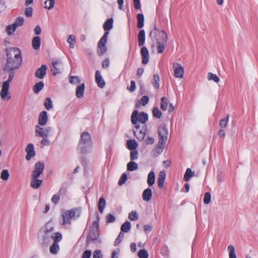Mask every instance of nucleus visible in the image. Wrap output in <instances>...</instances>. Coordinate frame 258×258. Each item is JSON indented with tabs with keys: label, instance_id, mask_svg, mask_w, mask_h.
<instances>
[{
	"label": "nucleus",
	"instance_id": "obj_37",
	"mask_svg": "<svg viewBox=\"0 0 258 258\" xmlns=\"http://www.w3.org/2000/svg\"><path fill=\"white\" fill-rule=\"evenodd\" d=\"M138 169V165L137 163L131 161L127 164V169L128 171H133Z\"/></svg>",
	"mask_w": 258,
	"mask_h": 258
},
{
	"label": "nucleus",
	"instance_id": "obj_41",
	"mask_svg": "<svg viewBox=\"0 0 258 258\" xmlns=\"http://www.w3.org/2000/svg\"><path fill=\"white\" fill-rule=\"evenodd\" d=\"M161 109L163 111H165L167 109L168 101L167 99L165 97H162L161 99Z\"/></svg>",
	"mask_w": 258,
	"mask_h": 258
},
{
	"label": "nucleus",
	"instance_id": "obj_19",
	"mask_svg": "<svg viewBox=\"0 0 258 258\" xmlns=\"http://www.w3.org/2000/svg\"><path fill=\"white\" fill-rule=\"evenodd\" d=\"M141 54L142 58V63L146 64L149 61V54L148 49L146 47H142L141 49Z\"/></svg>",
	"mask_w": 258,
	"mask_h": 258
},
{
	"label": "nucleus",
	"instance_id": "obj_16",
	"mask_svg": "<svg viewBox=\"0 0 258 258\" xmlns=\"http://www.w3.org/2000/svg\"><path fill=\"white\" fill-rule=\"evenodd\" d=\"M47 68V67L46 64L41 65L35 73V77L40 79H43L46 74Z\"/></svg>",
	"mask_w": 258,
	"mask_h": 258
},
{
	"label": "nucleus",
	"instance_id": "obj_15",
	"mask_svg": "<svg viewBox=\"0 0 258 258\" xmlns=\"http://www.w3.org/2000/svg\"><path fill=\"white\" fill-rule=\"evenodd\" d=\"M62 70V63L60 61H53L52 62V67L51 71L54 76L61 73Z\"/></svg>",
	"mask_w": 258,
	"mask_h": 258
},
{
	"label": "nucleus",
	"instance_id": "obj_28",
	"mask_svg": "<svg viewBox=\"0 0 258 258\" xmlns=\"http://www.w3.org/2000/svg\"><path fill=\"white\" fill-rule=\"evenodd\" d=\"M113 19H108L103 24V28L106 32H109L113 28Z\"/></svg>",
	"mask_w": 258,
	"mask_h": 258
},
{
	"label": "nucleus",
	"instance_id": "obj_1",
	"mask_svg": "<svg viewBox=\"0 0 258 258\" xmlns=\"http://www.w3.org/2000/svg\"><path fill=\"white\" fill-rule=\"evenodd\" d=\"M6 52L7 59L3 72L8 73V75H12L14 76L15 71L18 70L22 64V57L20 50L17 47L6 48L5 50Z\"/></svg>",
	"mask_w": 258,
	"mask_h": 258
},
{
	"label": "nucleus",
	"instance_id": "obj_42",
	"mask_svg": "<svg viewBox=\"0 0 258 258\" xmlns=\"http://www.w3.org/2000/svg\"><path fill=\"white\" fill-rule=\"evenodd\" d=\"M229 115L228 114L226 118L221 119L220 120L219 125L221 128L227 127L229 121Z\"/></svg>",
	"mask_w": 258,
	"mask_h": 258
},
{
	"label": "nucleus",
	"instance_id": "obj_29",
	"mask_svg": "<svg viewBox=\"0 0 258 258\" xmlns=\"http://www.w3.org/2000/svg\"><path fill=\"white\" fill-rule=\"evenodd\" d=\"M145 41V31L144 30H141L138 34V43L140 46H143Z\"/></svg>",
	"mask_w": 258,
	"mask_h": 258
},
{
	"label": "nucleus",
	"instance_id": "obj_26",
	"mask_svg": "<svg viewBox=\"0 0 258 258\" xmlns=\"http://www.w3.org/2000/svg\"><path fill=\"white\" fill-rule=\"evenodd\" d=\"M41 44L40 38L39 36L34 37L32 40V46L34 49L38 50Z\"/></svg>",
	"mask_w": 258,
	"mask_h": 258
},
{
	"label": "nucleus",
	"instance_id": "obj_57",
	"mask_svg": "<svg viewBox=\"0 0 258 258\" xmlns=\"http://www.w3.org/2000/svg\"><path fill=\"white\" fill-rule=\"evenodd\" d=\"M123 237L124 234L121 231L114 242V245H117V244L120 243L122 241Z\"/></svg>",
	"mask_w": 258,
	"mask_h": 258
},
{
	"label": "nucleus",
	"instance_id": "obj_34",
	"mask_svg": "<svg viewBox=\"0 0 258 258\" xmlns=\"http://www.w3.org/2000/svg\"><path fill=\"white\" fill-rule=\"evenodd\" d=\"M157 44V51L159 53H162L165 48L166 45L167 43H164V42L158 41V39H156Z\"/></svg>",
	"mask_w": 258,
	"mask_h": 258
},
{
	"label": "nucleus",
	"instance_id": "obj_25",
	"mask_svg": "<svg viewBox=\"0 0 258 258\" xmlns=\"http://www.w3.org/2000/svg\"><path fill=\"white\" fill-rule=\"evenodd\" d=\"M152 196V191L151 188H146L143 192L142 198L146 202L149 201Z\"/></svg>",
	"mask_w": 258,
	"mask_h": 258
},
{
	"label": "nucleus",
	"instance_id": "obj_7",
	"mask_svg": "<svg viewBox=\"0 0 258 258\" xmlns=\"http://www.w3.org/2000/svg\"><path fill=\"white\" fill-rule=\"evenodd\" d=\"M24 20L23 17H18L15 21L12 24L8 25L6 29L7 34L9 35L14 34L16 28L23 25Z\"/></svg>",
	"mask_w": 258,
	"mask_h": 258
},
{
	"label": "nucleus",
	"instance_id": "obj_46",
	"mask_svg": "<svg viewBox=\"0 0 258 258\" xmlns=\"http://www.w3.org/2000/svg\"><path fill=\"white\" fill-rule=\"evenodd\" d=\"M55 0H47L44 3L45 8L48 9H52L54 5Z\"/></svg>",
	"mask_w": 258,
	"mask_h": 258
},
{
	"label": "nucleus",
	"instance_id": "obj_54",
	"mask_svg": "<svg viewBox=\"0 0 258 258\" xmlns=\"http://www.w3.org/2000/svg\"><path fill=\"white\" fill-rule=\"evenodd\" d=\"M211 195L210 192H206L204 196V202L205 204H209L211 202Z\"/></svg>",
	"mask_w": 258,
	"mask_h": 258
},
{
	"label": "nucleus",
	"instance_id": "obj_59",
	"mask_svg": "<svg viewBox=\"0 0 258 258\" xmlns=\"http://www.w3.org/2000/svg\"><path fill=\"white\" fill-rule=\"evenodd\" d=\"M93 258H102V255L101 254V251L100 250H95L93 255Z\"/></svg>",
	"mask_w": 258,
	"mask_h": 258
},
{
	"label": "nucleus",
	"instance_id": "obj_18",
	"mask_svg": "<svg viewBox=\"0 0 258 258\" xmlns=\"http://www.w3.org/2000/svg\"><path fill=\"white\" fill-rule=\"evenodd\" d=\"M26 152H27V155L25 158L27 160H30L35 155L34 146L32 144L30 143L27 145L26 148Z\"/></svg>",
	"mask_w": 258,
	"mask_h": 258
},
{
	"label": "nucleus",
	"instance_id": "obj_31",
	"mask_svg": "<svg viewBox=\"0 0 258 258\" xmlns=\"http://www.w3.org/2000/svg\"><path fill=\"white\" fill-rule=\"evenodd\" d=\"M195 176V172L190 168H187L184 175L183 179L184 181H188L190 178Z\"/></svg>",
	"mask_w": 258,
	"mask_h": 258
},
{
	"label": "nucleus",
	"instance_id": "obj_36",
	"mask_svg": "<svg viewBox=\"0 0 258 258\" xmlns=\"http://www.w3.org/2000/svg\"><path fill=\"white\" fill-rule=\"evenodd\" d=\"M105 206L106 202L105 199L102 197L100 198L98 202V209L100 213H102L103 212Z\"/></svg>",
	"mask_w": 258,
	"mask_h": 258
},
{
	"label": "nucleus",
	"instance_id": "obj_35",
	"mask_svg": "<svg viewBox=\"0 0 258 258\" xmlns=\"http://www.w3.org/2000/svg\"><path fill=\"white\" fill-rule=\"evenodd\" d=\"M121 231L128 232L131 229V223L129 221L125 222L121 226Z\"/></svg>",
	"mask_w": 258,
	"mask_h": 258
},
{
	"label": "nucleus",
	"instance_id": "obj_44",
	"mask_svg": "<svg viewBox=\"0 0 258 258\" xmlns=\"http://www.w3.org/2000/svg\"><path fill=\"white\" fill-rule=\"evenodd\" d=\"M10 176V174L7 169L2 170L1 173V178L5 181H7Z\"/></svg>",
	"mask_w": 258,
	"mask_h": 258
},
{
	"label": "nucleus",
	"instance_id": "obj_21",
	"mask_svg": "<svg viewBox=\"0 0 258 258\" xmlns=\"http://www.w3.org/2000/svg\"><path fill=\"white\" fill-rule=\"evenodd\" d=\"M166 172L164 170L160 171L158 178V185L159 188L163 187L166 178Z\"/></svg>",
	"mask_w": 258,
	"mask_h": 258
},
{
	"label": "nucleus",
	"instance_id": "obj_22",
	"mask_svg": "<svg viewBox=\"0 0 258 258\" xmlns=\"http://www.w3.org/2000/svg\"><path fill=\"white\" fill-rule=\"evenodd\" d=\"M95 79L98 87L101 88H104L105 85V83L102 79V77L100 74V72L98 70L96 71L95 73Z\"/></svg>",
	"mask_w": 258,
	"mask_h": 258
},
{
	"label": "nucleus",
	"instance_id": "obj_45",
	"mask_svg": "<svg viewBox=\"0 0 258 258\" xmlns=\"http://www.w3.org/2000/svg\"><path fill=\"white\" fill-rule=\"evenodd\" d=\"M228 250L229 251V258H236V255L235 253V248L233 245H229L228 246Z\"/></svg>",
	"mask_w": 258,
	"mask_h": 258
},
{
	"label": "nucleus",
	"instance_id": "obj_60",
	"mask_svg": "<svg viewBox=\"0 0 258 258\" xmlns=\"http://www.w3.org/2000/svg\"><path fill=\"white\" fill-rule=\"evenodd\" d=\"M136 83L135 81L132 80L131 81V86L129 87H127V89L131 92H134L136 90Z\"/></svg>",
	"mask_w": 258,
	"mask_h": 258
},
{
	"label": "nucleus",
	"instance_id": "obj_56",
	"mask_svg": "<svg viewBox=\"0 0 258 258\" xmlns=\"http://www.w3.org/2000/svg\"><path fill=\"white\" fill-rule=\"evenodd\" d=\"M127 178V177L126 173H124L122 174L119 180L118 184L121 185L124 184L126 182Z\"/></svg>",
	"mask_w": 258,
	"mask_h": 258
},
{
	"label": "nucleus",
	"instance_id": "obj_12",
	"mask_svg": "<svg viewBox=\"0 0 258 258\" xmlns=\"http://www.w3.org/2000/svg\"><path fill=\"white\" fill-rule=\"evenodd\" d=\"M44 168V163L41 162H38L34 165V169L32 172L31 176L39 177L43 173Z\"/></svg>",
	"mask_w": 258,
	"mask_h": 258
},
{
	"label": "nucleus",
	"instance_id": "obj_62",
	"mask_svg": "<svg viewBox=\"0 0 258 258\" xmlns=\"http://www.w3.org/2000/svg\"><path fill=\"white\" fill-rule=\"evenodd\" d=\"M42 139L41 141V144L42 146H48L50 144L49 141L47 139V137H42Z\"/></svg>",
	"mask_w": 258,
	"mask_h": 258
},
{
	"label": "nucleus",
	"instance_id": "obj_13",
	"mask_svg": "<svg viewBox=\"0 0 258 258\" xmlns=\"http://www.w3.org/2000/svg\"><path fill=\"white\" fill-rule=\"evenodd\" d=\"M173 68L174 70V76L177 78H182L184 74V69L183 67L178 63H173Z\"/></svg>",
	"mask_w": 258,
	"mask_h": 258
},
{
	"label": "nucleus",
	"instance_id": "obj_3",
	"mask_svg": "<svg viewBox=\"0 0 258 258\" xmlns=\"http://www.w3.org/2000/svg\"><path fill=\"white\" fill-rule=\"evenodd\" d=\"M158 134L159 137V142L151 152L153 157H157L164 150L168 137L167 127L165 125H160L158 130Z\"/></svg>",
	"mask_w": 258,
	"mask_h": 258
},
{
	"label": "nucleus",
	"instance_id": "obj_20",
	"mask_svg": "<svg viewBox=\"0 0 258 258\" xmlns=\"http://www.w3.org/2000/svg\"><path fill=\"white\" fill-rule=\"evenodd\" d=\"M39 177L31 176L30 186L34 189L38 188L42 183L41 179H39Z\"/></svg>",
	"mask_w": 258,
	"mask_h": 258
},
{
	"label": "nucleus",
	"instance_id": "obj_9",
	"mask_svg": "<svg viewBox=\"0 0 258 258\" xmlns=\"http://www.w3.org/2000/svg\"><path fill=\"white\" fill-rule=\"evenodd\" d=\"M76 213V210L74 209L67 211L63 213L62 215L63 218L62 225H65L66 224H70L71 223V220L75 218Z\"/></svg>",
	"mask_w": 258,
	"mask_h": 258
},
{
	"label": "nucleus",
	"instance_id": "obj_63",
	"mask_svg": "<svg viewBox=\"0 0 258 258\" xmlns=\"http://www.w3.org/2000/svg\"><path fill=\"white\" fill-rule=\"evenodd\" d=\"M91 255V251L90 250H85L82 255V258H90Z\"/></svg>",
	"mask_w": 258,
	"mask_h": 258
},
{
	"label": "nucleus",
	"instance_id": "obj_51",
	"mask_svg": "<svg viewBox=\"0 0 258 258\" xmlns=\"http://www.w3.org/2000/svg\"><path fill=\"white\" fill-rule=\"evenodd\" d=\"M68 43H69L71 48H74V44L73 42H75V36L73 35H70L67 39Z\"/></svg>",
	"mask_w": 258,
	"mask_h": 258
},
{
	"label": "nucleus",
	"instance_id": "obj_17",
	"mask_svg": "<svg viewBox=\"0 0 258 258\" xmlns=\"http://www.w3.org/2000/svg\"><path fill=\"white\" fill-rule=\"evenodd\" d=\"M48 117L46 111H41L38 116V124L41 126H44L47 122Z\"/></svg>",
	"mask_w": 258,
	"mask_h": 258
},
{
	"label": "nucleus",
	"instance_id": "obj_61",
	"mask_svg": "<svg viewBox=\"0 0 258 258\" xmlns=\"http://www.w3.org/2000/svg\"><path fill=\"white\" fill-rule=\"evenodd\" d=\"M33 9L31 7H27L25 10V15L26 16H32Z\"/></svg>",
	"mask_w": 258,
	"mask_h": 258
},
{
	"label": "nucleus",
	"instance_id": "obj_52",
	"mask_svg": "<svg viewBox=\"0 0 258 258\" xmlns=\"http://www.w3.org/2000/svg\"><path fill=\"white\" fill-rule=\"evenodd\" d=\"M115 217L111 214H107L106 216V222L107 223H113L115 221Z\"/></svg>",
	"mask_w": 258,
	"mask_h": 258
},
{
	"label": "nucleus",
	"instance_id": "obj_39",
	"mask_svg": "<svg viewBox=\"0 0 258 258\" xmlns=\"http://www.w3.org/2000/svg\"><path fill=\"white\" fill-rule=\"evenodd\" d=\"M58 242L54 241L52 245L50 247V252L52 254H56L59 250V245Z\"/></svg>",
	"mask_w": 258,
	"mask_h": 258
},
{
	"label": "nucleus",
	"instance_id": "obj_53",
	"mask_svg": "<svg viewBox=\"0 0 258 258\" xmlns=\"http://www.w3.org/2000/svg\"><path fill=\"white\" fill-rule=\"evenodd\" d=\"M138 158V152L137 150H132L130 153V158L131 161L137 159Z\"/></svg>",
	"mask_w": 258,
	"mask_h": 258
},
{
	"label": "nucleus",
	"instance_id": "obj_10",
	"mask_svg": "<svg viewBox=\"0 0 258 258\" xmlns=\"http://www.w3.org/2000/svg\"><path fill=\"white\" fill-rule=\"evenodd\" d=\"M14 77V76H13L12 75H9L8 79L3 83L2 89L0 93L1 96L3 99L7 98V96L8 94L9 89V84L12 81Z\"/></svg>",
	"mask_w": 258,
	"mask_h": 258
},
{
	"label": "nucleus",
	"instance_id": "obj_40",
	"mask_svg": "<svg viewBox=\"0 0 258 258\" xmlns=\"http://www.w3.org/2000/svg\"><path fill=\"white\" fill-rule=\"evenodd\" d=\"M159 81H160L159 76L158 74L155 75L153 76V79L152 80V84H153L154 88L156 89H158L159 88Z\"/></svg>",
	"mask_w": 258,
	"mask_h": 258
},
{
	"label": "nucleus",
	"instance_id": "obj_30",
	"mask_svg": "<svg viewBox=\"0 0 258 258\" xmlns=\"http://www.w3.org/2000/svg\"><path fill=\"white\" fill-rule=\"evenodd\" d=\"M155 181V174L153 171H151L148 175L147 183L150 186H152Z\"/></svg>",
	"mask_w": 258,
	"mask_h": 258
},
{
	"label": "nucleus",
	"instance_id": "obj_27",
	"mask_svg": "<svg viewBox=\"0 0 258 258\" xmlns=\"http://www.w3.org/2000/svg\"><path fill=\"white\" fill-rule=\"evenodd\" d=\"M158 35L159 38L157 39H158V41H161V42H164V43H167L168 36L165 31H159Z\"/></svg>",
	"mask_w": 258,
	"mask_h": 258
},
{
	"label": "nucleus",
	"instance_id": "obj_55",
	"mask_svg": "<svg viewBox=\"0 0 258 258\" xmlns=\"http://www.w3.org/2000/svg\"><path fill=\"white\" fill-rule=\"evenodd\" d=\"M149 101V98L148 96L144 95L143 96L140 101V103L143 106H145L146 104H147Z\"/></svg>",
	"mask_w": 258,
	"mask_h": 258
},
{
	"label": "nucleus",
	"instance_id": "obj_58",
	"mask_svg": "<svg viewBox=\"0 0 258 258\" xmlns=\"http://www.w3.org/2000/svg\"><path fill=\"white\" fill-rule=\"evenodd\" d=\"M138 24L137 26L139 28H142L144 26V17H137Z\"/></svg>",
	"mask_w": 258,
	"mask_h": 258
},
{
	"label": "nucleus",
	"instance_id": "obj_14",
	"mask_svg": "<svg viewBox=\"0 0 258 258\" xmlns=\"http://www.w3.org/2000/svg\"><path fill=\"white\" fill-rule=\"evenodd\" d=\"M77 149L81 153H90L92 149V143H79Z\"/></svg>",
	"mask_w": 258,
	"mask_h": 258
},
{
	"label": "nucleus",
	"instance_id": "obj_32",
	"mask_svg": "<svg viewBox=\"0 0 258 258\" xmlns=\"http://www.w3.org/2000/svg\"><path fill=\"white\" fill-rule=\"evenodd\" d=\"M44 84L41 81L37 83L33 87V91L35 94H38L44 88Z\"/></svg>",
	"mask_w": 258,
	"mask_h": 258
},
{
	"label": "nucleus",
	"instance_id": "obj_2",
	"mask_svg": "<svg viewBox=\"0 0 258 258\" xmlns=\"http://www.w3.org/2000/svg\"><path fill=\"white\" fill-rule=\"evenodd\" d=\"M54 228L50 222L46 223L44 227L40 230L41 234V243L43 246H47L52 240L59 242L62 239L61 234L59 232H54Z\"/></svg>",
	"mask_w": 258,
	"mask_h": 258
},
{
	"label": "nucleus",
	"instance_id": "obj_24",
	"mask_svg": "<svg viewBox=\"0 0 258 258\" xmlns=\"http://www.w3.org/2000/svg\"><path fill=\"white\" fill-rule=\"evenodd\" d=\"M85 85L84 83L77 86L76 88V96L79 98H82L84 96Z\"/></svg>",
	"mask_w": 258,
	"mask_h": 258
},
{
	"label": "nucleus",
	"instance_id": "obj_4",
	"mask_svg": "<svg viewBox=\"0 0 258 258\" xmlns=\"http://www.w3.org/2000/svg\"><path fill=\"white\" fill-rule=\"evenodd\" d=\"M99 217L97 213L96 220L93 222L92 225L91 226L89 233L87 236V241H93L98 240L99 243H101V239H98L100 232L99 228Z\"/></svg>",
	"mask_w": 258,
	"mask_h": 258
},
{
	"label": "nucleus",
	"instance_id": "obj_6",
	"mask_svg": "<svg viewBox=\"0 0 258 258\" xmlns=\"http://www.w3.org/2000/svg\"><path fill=\"white\" fill-rule=\"evenodd\" d=\"M109 32H105L98 43L97 53L99 56L103 55L107 50L106 44Z\"/></svg>",
	"mask_w": 258,
	"mask_h": 258
},
{
	"label": "nucleus",
	"instance_id": "obj_64",
	"mask_svg": "<svg viewBox=\"0 0 258 258\" xmlns=\"http://www.w3.org/2000/svg\"><path fill=\"white\" fill-rule=\"evenodd\" d=\"M59 200V196L57 195H54L51 198V201L54 204H56L58 202Z\"/></svg>",
	"mask_w": 258,
	"mask_h": 258
},
{
	"label": "nucleus",
	"instance_id": "obj_23",
	"mask_svg": "<svg viewBox=\"0 0 258 258\" xmlns=\"http://www.w3.org/2000/svg\"><path fill=\"white\" fill-rule=\"evenodd\" d=\"M79 143H92L90 135L88 132H84L81 135Z\"/></svg>",
	"mask_w": 258,
	"mask_h": 258
},
{
	"label": "nucleus",
	"instance_id": "obj_38",
	"mask_svg": "<svg viewBox=\"0 0 258 258\" xmlns=\"http://www.w3.org/2000/svg\"><path fill=\"white\" fill-rule=\"evenodd\" d=\"M153 116L157 118H160L162 116V113L159 110V109L157 107H154L153 108L152 110Z\"/></svg>",
	"mask_w": 258,
	"mask_h": 258
},
{
	"label": "nucleus",
	"instance_id": "obj_43",
	"mask_svg": "<svg viewBox=\"0 0 258 258\" xmlns=\"http://www.w3.org/2000/svg\"><path fill=\"white\" fill-rule=\"evenodd\" d=\"M44 105L47 110H50L53 107L52 102L49 97L45 99Z\"/></svg>",
	"mask_w": 258,
	"mask_h": 258
},
{
	"label": "nucleus",
	"instance_id": "obj_5",
	"mask_svg": "<svg viewBox=\"0 0 258 258\" xmlns=\"http://www.w3.org/2000/svg\"><path fill=\"white\" fill-rule=\"evenodd\" d=\"M148 120V115L146 113L142 111L140 113L138 110H135L131 116V121L133 124L137 125L138 121L142 123H145Z\"/></svg>",
	"mask_w": 258,
	"mask_h": 258
},
{
	"label": "nucleus",
	"instance_id": "obj_47",
	"mask_svg": "<svg viewBox=\"0 0 258 258\" xmlns=\"http://www.w3.org/2000/svg\"><path fill=\"white\" fill-rule=\"evenodd\" d=\"M128 218L131 221H136L139 219V216L137 212L135 211H133L128 214Z\"/></svg>",
	"mask_w": 258,
	"mask_h": 258
},
{
	"label": "nucleus",
	"instance_id": "obj_11",
	"mask_svg": "<svg viewBox=\"0 0 258 258\" xmlns=\"http://www.w3.org/2000/svg\"><path fill=\"white\" fill-rule=\"evenodd\" d=\"M136 130L134 131V134L136 136L137 139L141 141H143L146 135L147 127L143 126L142 129H140V125L137 124L135 126Z\"/></svg>",
	"mask_w": 258,
	"mask_h": 258
},
{
	"label": "nucleus",
	"instance_id": "obj_48",
	"mask_svg": "<svg viewBox=\"0 0 258 258\" xmlns=\"http://www.w3.org/2000/svg\"><path fill=\"white\" fill-rule=\"evenodd\" d=\"M138 256L140 258H148L149 255L146 249H140L138 252Z\"/></svg>",
	"mask_w": 258,
	"mask_h": 258
},
{
	"label": "nucleus",
	"instance_id": "obj_50",
	"mask_svg": "<svg viewBox=\"0 0 258 258\" xmlns=\"http://www.w3.org/2000/svg\"><path fill=\"white\" fill-rule=\"evenodd\" d=\"M208 78L209 80H213L214 82L218 83L220 81V79L218 76L212 73H209L208 75Z\"/></svg>",
	"mask_w": 258,
	"mask_h": 258
},
{
	"label": "nucleus",
	"instance_id": "obj_33",
	"mask_svg": "<svg viewBox=\"0 0 258 258\" xmlns=\"http://www.w3.org/2000/svg\"><path fill=\"white\" fill-rule=\"evenodd\" d=\"M127 147L130 150H135L138 147L137 142L134 140H129L126 143Z\"/></svg>",
	"mask_w": 258,
	"mask_h": 258
},
{
	"label": "nucleus",
	"instance_id": "obj_49",
	"mask_svg": "<svg viewBox=\"0 0 258 258\" xmlns=\"http://www.w3.org/2000/svg\"><path fill=\"white\" fill-rule=\"evenodd\" d=\"M81 80L78 76H71L69 77V82L72 84L80 83Z\"/></svg>",
	"mask_w": 258,
	"mask_h": 258
},
{
	"label": "nucleus",
	"instance_id": "obj_8",
	"mask_svg": "<svg viewBox=\"0 0 258 258\" xmlns=\"http://www.w3.org/2000/svg\"><path fill=\"white\" fill-rule=\"evenodd\" d=\"M40 125H36L35 127V134L36 137H47L49 133L52 130L50 126L43 128Z\"/></svg>",
	"mask_w": 258,
	"mask_h": 258
}]
</instances>
